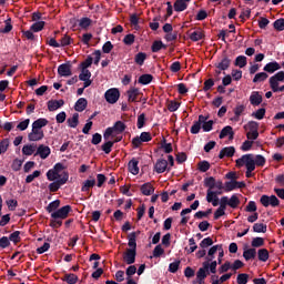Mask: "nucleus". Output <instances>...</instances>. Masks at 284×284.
I'll use <instances>...</instances> for the list:
<instances>
[{"mask_svg": "<svg viewBox=\"0 0 284 284\" xmlns=\"http://www.w3.org/2000/svg\"><path fill=\"white\" fill-rule=\"evenodd\" d=\"M236 168H246V172H245V176L246 179H252V176H254V174H252L254 172V170H256L254 168V154L248 153V154H244L241 158H239L236 161Z\"/></svg>", "mask_w": 284, "mask_h": 284, "instance_id": "1", "label": "nucleus"}, {"mask_svg": "<svg viewBox=\"0 0 284 284\" xmlns=\"http://www.w3.org/2000/svg\"><path fill=\"white\" fill-rule=\"evenodd\" d=\"M128 246L129 248L123 253V261L126 265H134L136 263V243H134V240H130Z\"/></svg>", "mask_w": 284, "mask_h": 284, "instance_id": "2", "label": "nucleus"}, {"mask_svg": "<svg viewBox=\"0 0 284 284\" xmlns=\"http://www.w3.org/2000/svg\"><path fill=\"white\" fill-rule=\"evenodd\" d=\"M69 179H70V174L68 173V171H64L62 173V178H60L57 181H53L52 183L49 184V191L50 192H59V190H61V186L65 185V183H68Z\"/></svg>", "mask_w": 284, "mask_h": 284, "instance_id": "3", "label": "nucleus"}, {"mask_svg": "<svg viewBox=\"0 0 284 284\" xmlns=\"http://www.w3.org/2000/svg\"><path fill=\"white\" fill-rule=\"evenodd\" d=\"M104 99L106 103H110L111 105H114L119 99H121V91L116 88H111L105 91Z\"/></svg>", "mask_w": 284, "mask_h": 284, "instance_id": "4", "label": "nucleus"}, {"mask_svg": "<svg viewBox=\"0 0 284 284\" xmlns=\"http://www.w3.org/2000/svg\"><path fill=\"white\" fill-rule=\"evenodd\" d=\"M260 203L263 205V207H278L281 205V201L276 195H262L260 199Z\"/></svg>", "mask_w": 284, "mask_h": 284, "instance_id": "5", "label": "nucleus"}, {"mask_svg": "<svg viewBox=\"0 0 284 284\" xmlns=\"http://www.w3.org/2000/svg\"><path fill=\"white\" fill-rule=\"evenodd\" d=\"M152 141V134L150 132H142L140 136L132 139L133 149L136 150L141 148V143H150Z\"/></svg>", "mask_w": 284, "mask_h": 284, "instance_id": "6", "label": "nucleus"}, {"mask_svg": "<svg viewBox=\"0 0 284 284\" xmlns=\"http://www.w3.org/2000/svg\"><path fill=\"white\" fill-rule=\"evenodd\" d=\"M126 97H128V101L129 103H135V101H142L143 93L141 92V90L136 89V88H131L130 90L126 91Z\"/></svg>", "mask_w": 284, "mask_h": 284, "instance_id": "7", "label": "nucleus"}, {"mask_svg": "<svg viewBox=\"0 0 284 284\" xmlns=\"http://www.w3.org/2000/svg\"><path fill=\"white\" fill-rule=\"evenodd\" d=\"M70 212H72V206L64 205L61 209L57 210L55 212L51 213V219H65Z\"/></svg>", "mask_w": 284, "mask_h": 284, "instance_id": "8", "label": "nucleus"}, {"mask_svg": "<svg viewBox=\"0 0 284 284\" xmlns=\"http://www.w3.org/2000/svg\"><path fill=\"white\" fill-rule=\"evenodd\" d=\"M271 90H276L278 83H284V71H278L268 80Z\"/></svg>", "mask_w": 284, "mask_h": 284, "instance_id": "9", "label": "nucleus"}, {"mask_svg": "<svg viewBox=\"0 0 284 284\" xmlns=\"http://www.w3.org/2000/svg\"><path fill=\"white\" fill-rule=\"evenodd\" d=\"M45 136L43 130L32 126L31 132L28 134L29 141H41Z\"/></svg>", "mask_w": 284, "mask_h": 284, "instance_id": "10", "label": "nucleus"}, {"mask_svg": "<svg viewBox=\"0 0 284 284\" xmlns=\"http://www.w3.org/2000/svg\"><path fill=\"white\" fill-rule=\"evenodd\" d=\"M217 265H219V262L212 260L211 262H203L201 268L204 272H207L209 274H216Z\"/></svg>", "mask_w": 284, "mask_h": 284, "instance_id": "11", "label": "nucleus"}, {"mask_svg": "<svg viewBox=\"0 0 284 284\" xmlns=\"http://www.w3.org/2000/svg\"><path fill=\"white\" fill-rule=\"evenodd\" d=\"M230 65H232V59H230L227 54H223L222 60L217 64H215V68L225 72V70L230 69Z\"/></svg>", "mask_w": 284, "mask_h": 284, "instance_id": "12", "label": "nucleus"}, {"mask_svg": "<svg viewBox=\"0 0 284 284\" xmlns=\"http://www.w3.org/2000/svg\"><path fill=\"white\" fill-rule=\"evenodd\" d=\"M58 74L61 77H72V65L62 63L58 67Z\"/></svg>", "mask_w": 284, "mask_h": 284, "instance_id": "13", "label": "nucleus"}, {"mask_svg": "<svg viewBox=\"0 0 284 284\" xmlns=\"http://www.w3.org/2000/svg\"><path fill=\"white\" fill-rule=\"evenodd\" d=\"M235 153L236 149H234V146H225L220 151L219 159H225V156H227V159H232Z\"/></svg>", "mask_w": 284, "mask_h": 284, "instance_id": "14", "label": "nucleus"}, {"mask_svg": "<svg viewBox=\"0 0 284 284\" xmlns=\"http://www.w3.org/2000/svg\"><path fill=\"white\" fill-rule=\"evenodd\" d=\"M251 105L258 106L263 103V95L258 91H253L250 95Z\"/></svg>", "mask_w": 284, "mask_h": 284, "instance_id": "15", "label": "nucleus"}, {"mask_svg": "<svg viewBox=\"0 0 284 284\" xmlns=\"http://www.w3.org/2000/svg\"><path fill=\"white\" fill-rule=\"evenodd\" d=\"M65 105V101L63 100H50L48 101V110L49 112H54L59 110V108H63Z\"/></svg>", "mask_w": 284, "mask_h": 284, "instance_id": "16", "label": "nucleus"}, {"mask_svg": "<svg viewBox=\"0 0 284 284\" xmlns=\"http://www.w3.org/2000/svg\"><path fill=\"white\" fill-rule=\"evenodd\" d=\"M220 139H225L229 136L230 141H234V129L230 125L224 126L220 132Z\"/></svg>", "mask_w": 284, "mask_h": 284, "instance_id": "17", "label": "nucleus"}, {"mask_svg": "<svg viewBox=\"0 0 284 284\" xmlns=\"http://www.w3.org/2000/svg\"><path fill=\"white\" fill-rule=\"evenodd\" d=\"M154 170L158 174H163L168 170V160L159 159L154 165Z\"/></svg>", "mask_w": 284, "mask_h": 284, "instance_id": "18", "label": "nucleus"}, {"mask_svg": "<svg viewBox=\"0 0 284 284\" xmlns=\"http://www.w3.org/2000/svg\"><path fill=\"white\" fill-rule=\"evenodd\" d=\"M51 152L52 151L50 150V146H45L43 144H40L38 146L36 155H40V159L44 160V159H48V156H50Z\"/></svg>", "mask_w": 284, "mask_h": 284, "instance_id": "19", "label": "nucleus"}, {"mask_svg": "<svg viewBox=\"0 0 284 284\" xmlns=\"http://www.w3.org/2000/svg\"><path fill=\"white\" fill-rule=\"evenodd\" d=\"M140 192H142L143 196H152V194H154V186L152 183L146 182L141 185Z\"/></svg>", "mask_w": 284, "mask_h": 284, "instance_id": "20", "label": "nucleus"}, {"mask_svg": "<svg viewBox=\"0 0 284 284\" xmlns=\"http://www.w3.org/2000/svg\"><path fill=\"white\" fill-rule=\"evenodd\" d=\"M263 70H264V72H268V74H274V72H276V70H281V64L276 61L268 62L267 64H265Z\"/></svg>", "mask_w": 284, "mask_h": 284, "instance_id": "21", "label": "nucleus"}, {"mask_svg": "<svg viewBox=\"0 0 284 284\" xmlns=\"http://www.w3.org/2000/svg\"><path fill=\"white\" fill-rule=\"evenodd\" d=\"M207 276H210V274L200 267L196 272L195 283L205 284V278H207Z\"/></svg>", "mask_w": 284, "mask_h": 284, "instance_id": "22", "label": "nucleus"}, {"mask_svg": "<svg viewBox=\"0 0 284 284\" xmlns=\"http://www.w3.org/2000/svg\"><path fill=\"white\" fill-rule=\"evenodd\" d=\"M85 108H88V100L85 98L78 99L74 105L75 112H83Z\"/></svg>", "mask_w": 284, "mask_h": 284, "instance_id": "23", "label": "nucleus"}, {"mask_svg": "<svg viewBox=\"0 0 284 284\" xmlns=\"http://www.w3.org/2000/svg\"><path fill=\"white\" fill-rule=\"evenodd\" d=\"M129 172H131V174H133L134 176H136V174H139V160L136 159H132L129 164Z\"/></svg>", "mask_w": 284, "mask_h": 284, "instance_id": "24", "label": "nucleus"}, {"mask_svg": "<svg viewBox=\"0 0 284 284\" xmlns=\"http://www.w3.org/2000/svg\"><path fill=\"white\" fill-rule=\"evenodd\" d=\"M154 80V77L150 73L140 75L138 83L141 85H150V82Z\"/></svg>", "mask_w": 284, "mask_h": 284, "instance_id": "25", "label": "nucleus"}, {"mask_svg": "<svg viewBox=\"0 0 284 284\" xmlns=\"http://www.w3.org/2000/svg\"><path fill=\"white\" fill-rule=\"evenodd\" d=\"M148 59V53L145 52H139L134 55V63L136 65H143L145 63V60Z\"/></svg>", "mask_w": 284, "mask_h": 284, "instance_id": "26", "label": "nucleus"}, {"mask_svg": "<svg viewBox=\"0 0 284 284\" xmlns=\"http://www.w3.org/2000/svg\"><path fill=\"white\" fill-rule=\"evenodd\" d=\"M257 258L262 261V263H266L270 258V251H267V248H260L257 251Z\"/></svg>", "mask_w": 284, "mask_h": 284, "instance_id": "27", "label": "nucleus"}, {"mask_svg": "<svg viewBox=\"0 0 284 284\" xmlns=\"http://www.w3.org/2000/svg\"><path fill=\"white\" fill-rule=\"evenodd\" d=\"M173 8L175 12H183L187 10V3L183 2V0H175Z\"/></svg>", "mask_w": 284, "mask_h": 284, "instance_id": "28", "label": "nucleus"}, {"mask_svg": "<svg viewBox=\"0 0 284 284\" xmlns=\"http://www.w3.org/2000/svg\"><path fill=\"white\" fill-rule=\"evenodd\" d=\"M63 174L60 175V173H57V171H54V169H50L47 172V179L48 181H59V179H62Z\"/></svg>", "mask_w": 284, "mask_h": 284, "instance_id": "29", "label": "nucleus"}, {"mask_svg": "<svg viewBox=\"0 0 284 284\" xmlns=\"http://www.w3.org/2000/svg\"><path fill=\"white\" fill-rule=\"evenodd\" d=\"M165 48H168V45H165V44L163 43V41H161V40H155V41L152 43L151 50H152V52H161V50H165Z\"/></svg>", "mask_w": 284, "mask_h": 284, "instance_id": "30", "label": "nucleus"}, {"mask_svg": "<svg viewBox=\"0 0 284 284\" xmlns=\"http://www.w3.org/2000/svg\"><path fill=\"white\" fill-rule=\"evenodd\" d=\"M97 185V180L91 179L83 182V185L81 187V192H90V189L94 187Z\"/></svg>", "mask_w": 284, "mask_h": 284, "instance_id": "31", "label": "nucleus"}, {"mask_svg": "<svg viewBox=\"0 0 284 284\" xmlns=\"http://www.w3.org/2000/svg\"><path fill=\"white\" fill-rule=\"evenodd\" d=\"M191 41H201L202 39H205V33H203V31L197 30V31H193L190 36H189Z\"/></svg>", "mask_w": 284, "mask_h": 284, "instance_id": "32", "label": "nucleus"}, {"mask_svg": "<svg viewBox=\"0 0 284 284\" xmlns=\"http://www.w3.org/2000/svg\"><path fill=\"white\" fill-rule=\"evenodd\" d=\"M265 163H267V160H265V156L257 154L254 156V169L256 170L257 168H263L265 166Z\"/></svg>", "mask_w": 284, "mask_h": 284, "instance_id": "33", "label": "nucleus"}, {"mask_svg": "<svg viewBox=\"0 0 284 284\" xmlns=\"http://www.w3.org/2000/svg\"><path fill=\"white\" fill-rule=\"evenodd\" d=\"M49 121L48 119L45 118H40L38 120H36L33 123H32V128H36L38 130H41V128H45V125H48Z\"/></svg>", "mask_w": 284, "mask_h": 284, "instance_id": "34", "label": "nucleus"}, {"mask_svg": "<svg viewBox=\"0 0 284 284\" xmlns=\"http://www.w3.org/2000/svg\"><path fill=\"white\" fill-rule=\"evenodd\" d=\"M112 128L113 131L116 132V134H122V132H125V128L128 126L125 125V123H123V121H116Z\"/></svg>", "mask_w": 284, "mask_h": 284, "instance_id": "35", "label": "nucleus"}, {"mask_svg": "<svg viewBox=\"0 0 284 284\" xmlns=\"http://www.w3.org/2000/svg\"><path fill=\"white\" fill-rule=\"evenodd\" d=\"M243 256L245 261H252V258H256V248H247L243 252Z\"/></svg>", "mask_w": 284, "mask_h": 284, "instance_id": "36", "label": "nucleus"}, {"mask_svg": "<svg viewBox=\"0 0 284 284\" xmlns=\"http://www.w3.org/2000/svg\"><path fill=\"white\" fill-rule=\"evenodd\" d=\"M239 205H241V200L239 199V196H236V194H233L229 200V207L236 210Z\"/></svg>", "mask_w": 284, "mask_h": 284, "instance_id": "37", "label": "nucleus"}, {"mask_svg": "<svg viewBox=\"0 0 284 284\" xmlns=\"http://www.w3.org/2000/svg\"><path fill=\"white\" fill-rule=\"evenodd\" d=\"M72 43H74V40L71 39L70 36L64 34L61 39H60V48H67V45H72Z\"/></svg>", "mask_w": 284, "mask_h": 284, "instance_id": "38", "label": "nucleus"}, {"mask_svg": "<svg viewBox=\"0 0 284 284\" xmlns=\"http://www.w3.org/2000/svg\"><path fill=\"white\" fill-rule=\"evenodd\" d=\"M36 150H37V146L32 144H27L22 148V154H24V156H32Z\"/></svg>", "mask_w": 284, "mask_h": 284, "instance_id": "39", "label": "nucleus"}, {"mask_svg": "<svg viewBox=\"0 0 284 284\" xmlns=\"http://www.w3.org/2000/svg\"><path fill=\"white\" fill-rule=\"evenodd\" d=\"M79 26L82 30H88L90 26H92V19L84 17L79 21Z\"/></svg>", "mask_w": 284, "mask_h": 284, "instance_id": "40", "label": "nucleus"}, {"mask_svg": "<svg viewBox=\"0 0 284 284\" xmlns=\"http://www.w3.org/2000/svg\"><path fill=\"white\" fill-rule=\"evenodd\" d=\"M267 77H270L266 72L256 73L253 78V83H263V81H267Z\"/></svg>", "mask_w": 284, "mask_h": 284, "instance_id": "41", "label": "nucleus"}, {"mask_svg": "<svg viewBox=\"0 0 284 284\" xmlns=\"http://www.w3.org/2000/svg\"><path fill=\"white\" fill-rule=\"evenodd\" d=\"M253 232H256L257 234H265V232H267V225L263 223H255L253 225Z\"/></svg>", "mask_w": 284, "mask_h": 284, "instance_id": "42", "label": "nucleus"}, {"mask_svg": "<svg viewBox=\"0 0 284 284\" xmlns=\"http://www.w3.org/2000/svg\"><path fill=\"white\" fill-rule=\"evenodd\" d=\"M234 65H236L237 68H245V65H247V57L239 55L235 59Z\"/></svg>", "mask_w": 284, "mask_h": 284, "instance_id": "43", "label": "nucleus"}, {"mask_svg": "<svg viewBox=\"0 0 284 284\" xmlns=\"http://www.w3.org/2000/svg\"><path fill=\"white\" fill-rule=\"evenodd\" d=\"M62 281H64L68 284H77V282L79 281V276L72 273L65 274Z\"/></svg>", "mask_w": 284, "mask_h": 284, "instance_id": "44", "label": "nucleus"}, {"mask_svg": "<svg viewBox=\"0 0 284 284\" xmlns=\"http://www.w3.org/2000/svg\"><path fill=\"white\" fill-rule=\"evenodd\" d=\"M43 28H45V21H37L30 27V30L32 32H41Z\"/></svg>", "mask_w": 284, "mask_h": 284, "instance_id": "45", "label": "nucleus"}, {"mask_svg": "<svg viewBox=\"0 0 284 284\" xmlns=\"http://www.w3.org/2000/svg\"><path fill=\"white\" fill-rule=\"evenodd\" d=\"M59 205H61V200H55L53 202H51L48 206H47V212H49V214H51V212H57V210H59Z\"/></svg>", "mask_w": 284, "mask_h": 284, "instance_id": "46", "label": "nucleus"}, {"mask_svg": "<svg viewBox=\"0 0 284 284\" xmlns=\"http://www.w3.org/2000/svg\"><path fill=\"white\" fill-rule=\"evenodd\" d=\"M69 128H77L79 125V113H74L72 118L67 120Z\"/></svg>", "mask_w": 284, "mask_h": 284, "instance_id": "47", "label": "nucleus"}, {"mask_svg": "<svg viewBox=\"0 0 284 284\" xmlns=\"http://www.w3.org/2000/svg\"><path fill=\"white\" fill-rule=\"evenodd\" d=\"M243 112H245V105L241 104V105L235 106V109H234L235 116L233 118V121H239V119H241V115L243 114Z\"/></svg>", "mask_w": 284, "mask_h": 284, "instance_id": "48", "label": "nucleus"}, {"mask_svg": "<svg viewBox=\"0 0 284 284\" xmlns=\"http://www.w3.org/2000/svg\"><path fill=\"white\" fill-rule=\"evenodd\" d=\"M212 245H214V241L212 240V237H205L200 243V247L202 250H207V247H212Z\"/></svg>", "mask_w": 284, "mask_h": 284, "instance_id": "49", "label": "nucleus"}, {"mask_svg": "<svg viewBox=\"0 0 284 284\" xmlns=\"http://www.w3.org/2000/svg\"><path fill=\"white\" fill-rule=\"evenodd\" d=\"M274 30H277V32H283L284 30V19L280 18L273 22Z\"/></svg>", "mask_w": 284, "mask_h": 284, "instance_id": "50", "label": "nucleus"}, {"mask_svg": "<svg viewBox=\"0 0 284 284\" xmlns=\"http://www.w3.org/2000/svg\"><path fill=\"white\" fill-rule=\"evenodd\" d=\"M165 254V250L161 246V244H158L153 250V257L154 258H161Z\"/></svg>", "mask_w": 284, "mask_h": 284, "instance_id": "51", "label": "nucleus"}, {"mask_svg": "<svg viewBox=\"0 0 284 284\" xmlns=\"http://www.w3.org/2000/svg\"><path fill=\"white\" fill-rule=\"evenodd\" d=\"M252 247H263L265 245V239L263 237H254L251 242Z\"/></svg>", "mask_w": 284, "mask_h": 284, "instance_id": "52", "label": "nucleus"}, {"mask_svg": "<svg viewBox=\"0 0 284 284\" xmlns=\"http://www.w3.org/2000/svg\"><path fill=\"white\" fill-rule=\"evenodd\" d=\"M215 183H216V179H214V176L204 179V185L205 187H209V190H214Z\"/></svg>", "mask_w": 284, "mask_h": 284, "instance_id": "53", "label": "nucleus"}, {"mask_svg": "<svg viewBox=\"0 0 284 284\" xmlns=\"http://www.w3.org/2000/svg\"><path fill=\"white\" fill-rule=\"evenodd\" d=\"M247 281H250V275L246 273H240L236 278L237 284H247Z\"/></svg>", "mask_w": 284, "mask_h": 284, "instance_id": "54", "label": "nucleus"}, {"mask_svg": "<svg viewBox=\"0 0 284 284\" xmlns=\"http://www.w3.org/2000/svg\"><path fill=\"white\" fill-rule=\"evenodd\" d=\"M112 148H114V142L112 141H106L101 145V150H103L106 154H110V152H112Z\"/></svg>", "mask_w": 284, "mask_h": 284, "instance_id": "55", "label": "nucleus"}, {"mask_svg": "<svg viewBox=\"0 0 284 284\" xmlns=\"http://www.w3.org/2000/svg\"><path fill=\"white\" fill-rule=\"evenodd\" d=\"M8 148H10V139H3L0 142V152H2V154H6L8 152Z\"/></svg>", "mask_w": 284, "mask_h": 284, "instance_id": "56", "label": "nucleus"}, {"mask_svg": "<svg viewBox=\"0 0 284 284\" xmlns=\"http://www.w3.org/2000/svg\"><path fill=\"white\" fill-rule=\"evenodd\" d=\"M92 77V72L88 69H82L81 73L79 74L80 81H88Z\"/></svg>", "mask_w": 284, "mask_h": 284, "instance_id": "57", "label": "nucleus"}, {"mask_svg": "<svg viewBox=\"0 0 284 284\" xmlns=\"http://www.w3.org/2000/svg\"><path fill=\"white\" fill-rule=\"evenodd\" d=\"M179 108H181V103L174 100L170 101L168 104L169 112H176Z\"/></svg>", "mask_w": 284, "mask_h": 284, "instance_id": "58", "label": "nucleus"}, {"mask_svg": "<svg viewBox=\"0 0 284 284\" xmlns=\"http://www.w3.org/2000/svg\"><path fill=\"white\" fill-rule=\"evenodd\" d=\"M21 232L20 231H14L13 233L10 234L9 241H12V243H21Z\"/></svg>", "mask_w": 284, "mask_h": 284, "instance_id": "59", "label": "nucleus"}, {"mask_svg": "<svg viewBox=\"0 0 284 284\" xmlns=\"http://www.w3.org/2000/svg\"><path fill=\"white\" fill-rule=\"evenodd\" d=\"M252 116H254V119H257V121H262V119H265V108L258 109L256 112H253Z\"/></svg>", "mask_w": 284, "mask_h": 284, "instance_id": "60", "label": "nucleus"}, {"mask_svg": "<svg viewBox=\"0 0 284 284\" xmlns=\"http://www.w3.org/2000/svg\"><path fill=\"white\" fill-rule=\"evenodd\" d=\"M212 214V209H209L206 211H199L194 214V219H205Z\"/></svg>", "mask_w": 284, "mask_h": 284, "instance_id": "61", "label": "nucleus"}, {"mask_svg": "<svg viewBox=\"0 0 284 284\" xmlns=\"http://www.w3.org/2000/svg\"><path fill=\"white\" fill-rule=\"evenodd\" d=\"M214 128V121L209 120L202 124L203 132H212V129Z\"/></svg>", "mask_w": 284, "mask_h": 284, "instance_id": "62", "label": "nucleus"}, {"mask_svg": "<svg viewBox=\"0 0 284 284\" xmlns=\"http://www.w3.org/2000/svg\"><path fill=\"white\" fill-rule=\"evenodd\" d=\"M197 170L200 171V172H207V170H210V162H207V161H201V162H199V164H197Z\"/></svg>", "mask_w": 284, "mask_h": 284, "instance_id": "63", "label": "nucleus"}, {"mask_svg": "<svg viewBox=\"0 0 284 284\" xmlns=\"http://www.w3.org/2000/svg\"><path fill=\"white\" fill-rule=\"evenodd\" d=\"M225 192H232L233 190H236V180H231L229 182H225Z\"/></svg>", "mask_w": 284, "mask_h": 284, "instance_id": "64", "label": "nucleus"}]
</instances>
